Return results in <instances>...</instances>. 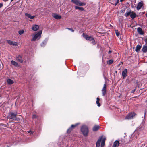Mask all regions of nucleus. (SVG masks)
<instances>
[{
	"instance_id": "2eb2a0df",
	"label": "nucleus",
	"mask_w": 147,
	"mask_h": 147,
	"mask_svg": "<svg viewBox=\"0 0 147 147\" xmlns=\"http://www.w3.org/2000/svg\"><path fill=\"white\" fill-rule=\"evenodd\" d=\"M7 82L8 84H11L13 83L14 81L11 79L8 78L7 80Z\"/></svg>"
},
{
	"instance_id": "2f4dec72",
	"label": "nucleus",
	"mask_w": 147,
	"mask_h": 147,
	"mask_svg": "<svg viewBox=\"0 0 147 147\" xmlns=\"http://www.w3.org/2000/svg\"><path fill=\"white\" fill-rule=\"evenodd\" d=\"M101 137H102V141H104V142H105V140H106V138L105 137H103V136H102Z\"/></svg>"
},
{
	"instance_id": "72a5a7b5",
	"label": "nucleus",
	"mask_w": 147,
	"mask_h": 147,
	"mask_svg": "<svg viewBox=\"0 0 147 147\" xmlns=\"http://www.w3.org/2000/svg\"><path fill=\"white\" fill-rule=\"evenodd\" d=\"M105 144V142H104V141H102L101 144V147H103L104 146Z\"/></svg>"
},
{
	"instance_id": "79ce46f5",
	"label": "nucleus",
	"mask_w": 147,
	"mask_h": 147,
	"mask_svg": "<svg viewBox=\"0 0 147 147\" xmlns=\"http://www.w3.org/2000/svg\"><path fill=\"white\" fill-rule=\"evenodd\" d=\"M28 132H30V134H32V131H31L30 130L29 131H28Z\"/></svg>"
},
{
	"instance_id": "c85d7f7f",
	"label": "nucleus",
	"mask_w": 147,
	"mask_h": 147,
	"mask_svg": "<svg viewBox=\"0 0 147 147\" xmlns=\"http://www.w3.org/2000/svg\"><path fill=\"white\" fill-rule=\"evenodd\" d=\"M114 1H115V3L114 4L115 5V6H116L119 2V0H114Z\"/></svg>"
},
{
	"instance_id": "a211bd4d",
	"label": "nucleus",
	"mask_w": 147,
	"mask_h": 147,
	"mask_svg": "<svg viewBox=\"0 0 147 147\" xmlns=\"http://www.w3.org/2000/svg\"><path fill=\"white\" fill-rule=\"evenodd\" d=\"M25 15L29 18L31 19H33L35 17L34 16H32L30 14L27 13H25Z\"/></svg>"
},
{
	"instance_id": "6ab92c4d",
	"label": "nucleus",
	"mask_w": 147,
	"mask_h": 147,
	"mask_svg": "<svg viewBox=\"0 0 147 147\" xmlns=\"http://www.w3.org/2000/svg\"><path fill=\"white\" fill-rule=\"evenodd\" d=\"M16 59L20 63H22L23 62V61L22 57L20 55H19L17 57Z\"/></svg>"
},
{
	"instance_id": "c756f323",
	"label": "nucleus",
	"mask_w": 147,
	"mask_h": 147,
	"mask_svg": "<svg viewBox=\"0 0 147 147\" xmlns=\"http://www.w3.org/2000/svg\"><path fill=\"white\" fill-rule=\"evenodd\" d=\"M102 94L103 96H105V95L106 94V90H102Z\"/></svg>"
},
{
	"instance_id": "1a4fd4ad",
	"label": "nucleus",
	"mask_w": 147,
	"mask_h": 147,
	"mask_svg": "<svg viewBox=\"0 0 147 147\" xmlns=\"http://www.w3.org/2000/svg\"><path fill=\"white\" fill-rule=\"evenodd\" d=\"M7 42L9 44L13 46H17V44L15 42L12 41L10 40H7Z\"/></svg>"
},
{
	"instance_id": "4be33fe9",
	"label": "nucleus",
	"mask_w": 147,
	"mask_h": 147,
	"mask_svg": "<svg viewBox=\"0 0 147 147\" xmlns=\"http://www.w3.org/2000/svg\"><path fill=\"white\" fill-rule=\"evenodd\" d=\"M75 8L76 9H78L81 11H83L84 10V9L82 7H79L76 6H75Z\"/></svg>"
},
{
	"instance_id": "a878e982",
	"label": "nucleus",
	"mask_w": 147,
	"mask_h": 147,
	"mask_svg": "<svg viewBox=\"0 0 147 147\" xmlns=\"http://www.w3.org/2000/svg\"><path fill=\"white\" fill-rule=\"evenodd\" d=\"M132 12L131 11H130L129 12H126V13L125 14V16L126 17H127L128 16L130 15H130Z\"/></svg>"
},
{
	"instance_id": "37998d69",
	"label": "nucleus",
	"mask_w": 147,
	"mask_h": 147,
	"mask_svg": "<svg viewBox=\"0 0 147 147\" xmlns=\"http://www.w3.org/2000/svg\"><path fill=\"white\" fill-rule=\"evenodd\" d=\"M108 53H109L110 54L111 53V51H109Z\"/></svg>"
},
{
	"instance_id": "473e14b6",
	"label": "nucleus",
	"mask_w": 147,
	"mask_h": 147,
	"mask_svg": "<svg viewBox=\"0 0 147 147\" xmlns=\"http://www.w3.org/2000/svg\"><path fill=\"white\" fill-rule=\"evenodd\" d=\"M19 34L20 35H21L24 33V31L23 30H20L19 31Z\"/></svg>"
},
{
	"instance_id": "bb28decb",
	"label": "nucleus",
	"mask_w": 147,
	"mask_h": 147,
	"mask_svg": "<svg viewBox=\"0 0 147 147\" xmlns=\"http://www.w3.org/2000/svg\"><path fill=\"white\" fill-rule=\"evenodd\" d=\"M97 100L96 101V103L97 105L99 107L100 106V104L99 102V101L100 100L99 98L98 97L97 98Z\"/></svg>"
},
{
	"instance_id": "412c9836",
	"label": "nucleus",
	"mask_w": 147,
	"mask_h": 147,
	"mask_svg": "<svg viewBox=\"0 0 147 147\" xmlns=\"http://www.w3.org/2000/svg\"><path fill=\"white\" fill-rule=\"evenodd\" d=\"M53 17L55 18L56 19H60L61 18V16L60 15L57 14H54Z\"/></svg>"
},
{
	"instance_id": "e433bc0d",
	"label": "nucleus",
	"mask_w": 147,
	"mask_h": 147,
	"mask_svg": "<svg viewBox=\"0 0 147 147\" xmlns=\"http://www.w3.org/2000/svg\"><path fill=\"white\" fill-rule=\"evenodd\" d=\"M66 29H68L69 30L73 32H74V31L73 29L69 28H66Z\"/></svg>"
},
{
	"instance_id": "b1692460",
	"label": "nucleus",
	"mask_w": 147,
	"mask_h": 147,
	"mask_svg": "<svg viewBox=\"0 0 147 147\" xmlns=\"http://www.w3.org/2000/svg\"><path fill=\"white\" fill-rule=\"evenodd\" d=\"M130 16L132 19H134L136 17V15L135 13H134L132 12L131 13V14L130 15Z\"/></svg>"
},
{
	"instance_id": "a19ab883",
	"label": "nucleus",
	"mask_w": 147,
	"mask_h": 147,
	"mask_svg": "<svg viewBox=\"0 0 147 147\" xmlns=\"http://www.w3.org/2000/svg\"><path fill=\"white\" fill-rule=\"evenodd\" d=\"M3 1L5 2H6L8 1L9 0H3Z\"/></svg>"
},
{
	"instance_id": "393cba45",
	"label": "nucleus",
	"mask_w": 147,
	"mask_h": 147,
	"mask_svg": "<svg viewBox=\"0 0 147 147\" xmlns=\"http://www.w3.org/2000/svg\"><path fill=\"white\" fill-rule=\"evenodd\" d=\"M47 39H45L41 44V46L42 47L44 46L46 43H47Z\"/></svg>"
},
{
	"instance_id": "7ed1b4c3",
	"label": "nucleus",
	"mask_w": 147,
	"mask_h": 147,
	"mask_svg": "<svg viewBox=\"0 0 147 147\" xmlns=\"http://www.w3.org/2000/svg\"><path fill=\"white\" fill-rule=\"evenodd\" d=\"M81 131L84 136H87L88 133V127L84 125H83L81 128Z\"/></svg>"
},
{
	"instance_id": "6e6552de",
	"label": "nucleus",
	"mask_w": 147,
	"mask_h": 147,
	"mask_svg": "<svg viewBox=\"0 0 147 147\" xmlns=\"http://www.w3.org/2000/svg\"><path fill=\"white\" fill-rule=\"evenodd\" d=\"M127 69H125L122 72V75L123 78L127 76Z\"/></svg>"
},
{
	"instance_id": "aec40b11",
	"label": "nucleus",
	"mask_w": 147,
	"mask_h": 147,
	"mask_svg": "<svg viewBox=\"0 0 147 147\" xmlns=\"http://www.w3.org/2000/svg\"><path fill=\"white\" fill-rule=\"evenodd\" d=\"M142 51L144 53L147 52V45H144L143 46Z\"/></svg>"
},
{
	"instance_id": "9b49d317",
	"label": "nucleus",
	"mask_w": 147,
	"mask_h": 147,
	"mask_svg": "<svg viewBox=\"0 0 147 147\" xmlns=\"http://www.w3.org/2000/svg\"><path fill=\"white\" fill-rule=\"evenodd\" d=\"M119 141L117 140H116L114 142L113 145L112 147H117L119 146Z\"/></svg>"
},
{
	"instance_id": "4468645a",
	"label": "nucleus",
	"mask_w": 147,
	"mask_h": 147,
	"mask_svg": "<svg viewBox=\"0 0 147 147\" xmlns=\"http://www.w3.org/2000/svg\"><path fill=\"white\" fill-rule=\"evenodd\" d=\"M141 47L142 46L141 45H137L136 47V49L135 50L137 52H139L140 51V49H141Z\"/></svg>"
},
{
	"instance_id": "9d476101",
	"label": "nucleus",
	"mask_w": 147,
	"mask_h": 147,
	"mask_svg": "<svg viewBox=\"0 0 147 147\" xmlns=\"http://www.w3.org/2000/svg\"><path fill=\"white\" fill-rule=\"evenodd\" d=\"M137 31L139 34L141 35H143L144 34V32L140 27H138L137 28Z\"/></svg>"
},
{
	"instance_id": "c03bdc74",
	"label": "nucleus",
	"mask_w": 147,
	"mask_h": 147,
	"mask_svg": "<svg viewBox=\"0 0 147 147\" xmlns=\"http://www.w3.org/2000/svg\"><path fill=\"white\" fill-rule=\"evenodd\" d=\"M13 1V0H11V2H12Z\"/></svg>"
},
{
	"instance_id": "f257e3e1",
	"label": "nucleus",
	"mask_w": 147,
	"mask_h": 147,
	"mask_svg": "<svg viewBox=\"0 0 147 147\" xmlns=\"http://www.w3.org/2000/svg\"><path fill=\"white\" fill-rule=\"evenodd\" d=\"M17 114V113L16 112H10L9 113L7 118L9 119H11L12 120L18 121L19 119L16 116Z\"/></svg>"
},
{
	"instance_id": "5701e85b",
	"label": "nucleus",
	"mask_w": 147,
	"mask_h": 147,
	"mask_svg": "<svg viewBox=\"0 0 147 147\" xmlns=\"http://www.w3.org/2000/svg\"><path fill=\"white\" fill-rule=\"evenodd\" d=\"M11 63L12 65L16 66H18V64L15 61L12 60L11 61Z\"/></svg>"
},
{
	"instance_id": "58836bf2",
	"label": "nucleus",
	"mask_w": 147,
	"mask_h": 147,
	"mask_svg": "<svg viewBox=\"0 0 147 147\" xmlns=\"http://www.w3.org/2000/svg\"><path fill=\"white\" fill-rule=\"evenodd\" d=\"M135 90H136V89H133L132 90V91H131V93H134L135 91Z\"/></svg>"
},
{
	"instance_id": "ea45409f",
	"label": "nucleus",
	"mask_w": 147,
	"mask_h": 147,
	"mask_svg": "<svg viewBox=\"0 0 147 147\" xmlns=\"http://www.w3.org/2000/svg\"><path fill=\"white\" fill-rule=\"evenodd\" d=\"M3 6V4L2 3H0V8H1Z\"/></svg>"
},
{
	"instance_id": "f704fd0d",
	"label": "nucleus",
	"mask_w": 147,
	"mask_h": 147,
	"mask_svg": "<svg viewBox=\"0 0 147 147\" xmlns=\"http://www.w3.org/2000/svg\"><path fill=\"white\" fill-rule=\"evenodd\" d=\"M106 84H104L103 87V88H102V90H106Z\"/></svg>"
},
{
	"instance_id": "4c0bfd02",
	"label": "nucleus",
	"mask_w": 147,
	"mask_h": 147,
	"mask_svg": "<svg viewBox=\"0 0 147 147\" xmlns=\"http://www.w3.org/2000/svg\"><path fill=\"white\" fill-rule=\"evenodd\" d=\"M37 117V116L35 114L33 115L32 118L33 119H35Z\"/></svg>"
},
{
	"instance_id": "f8f14e48",
	"label": "nucleus",
	"mask_w": 147,
	"mask_h": 147,
	"mask_svg": "<svg viewBox=\"0 0 147 147\" xmlns=\"http://www.w3.org/2000/svg\"><path fill=\"white\" fill-rule=\"evenodd\" d=\"M32 28L34 31H37L39 28V26L37 25H34L32 26Z\"/></svg>"
},
{
	"instance_id": "0eeeda50",
	"label": "nucleus",
	"mask_w": 147,
	"mask_h": 147,
	"mask_svg": "<svg viewBox=\"0 0 147 147\" xmlns=\"http://www.w3.org/2000/svg\"><path fill=\"white\" fill-rule=\"evenodd\" d=\"M79 124V123H77L76 124H75V125H71V127L69 129H67V133H70L72 130V128H74V127H75L77 126Z\"/></svg>"
},
{
	"instance_id": "39448f33",
	"label": "nucleus",
	"mask_w": 147,
	"mask_h": 147,
	"mask_svg": "<svg viewBox=\"0 0 147 147\" xmlns=\"http://www.w3.org/2000/svg\"><path fill=\"white\" fill-rule=\"evenodd\" d=\"M82 34L83 37L86 40L92 41V43L93 45L95 44V40H94L93 38L92 37L87 35H85L84 33H83Z\"/></svg>"
},
{
	"instance_id": "f3484780",
	"label": "nucleus",
	"mask_w": 147,
	"mask_h": 147,
	"mask_svg": "<svg viewBox=\"0 0 147 147\" xmlns=\"http://www.w3.org/2000/svg\"><path fill=\"white\" fill-rule=\"evenodd\" d=\"M100 128V127L98 125H95L93 128V131H96L98 130Z\"/></svg>"
},
{
	"instance_id": "f03ea898",
	"label": "nucleus",
	"mask_w": 147,
	"mask_h": 147,
	"mask_svg": "<svg viewBox=\"0 0 147 147\" xmlns=\"http://www.w3.org/2000/svg\"><path fill=\"white\" fill-rule=\"evenodd\" d=\"M42 33V31H40L37 33L33 34L32 35V38L31 40V41H35L36 40L39 39L41 37Z\"/></svg>"
},
{
	"instance_id": "20e7f679",
	"label": "nucleus",
	"mask_w": 147,
	"mask_h": 147,
	"mask_svg": "<svg viewBox=\"0 0 147 147\" xmlns=\"http://www.w3.org/2000/svg\"><path fill=\"white\" fill-rule=\"evenodd\" d=\"M71 1L75 5L79 6H85L86 4L85 3L81 2L79 0H71Z\"/></svg>"
},
{
	"instance_id": "ddd939ff",
	"label": "nucleus",
	"mask_w": 147,
	"mask_h": 147,
	"mask_svg": "<svg viewBox=\"0 0 147 147\" xmlns=\"http://www.w3.org/2000/svg\"><path fill=\"white\" fill-rule=\"evenodd\" d=\"M102 138V137L100 138L97 141L96 144V147H99L100 146Z\"/></svg>"
},
{
	"instance_id": "dca6fc26",
	"label": "nucleus",
	"mask_w": 147,
	"mask_h": 147,
	"mask_svg": "<svg viewBox=\"0 0 147 147\" xmlns=\"http://www.w3.org/2000/svg\"><path fill=\"white\" fill-rule=\"evenodd\" d=\"M142 3L141 2H139L136 7L137 9L138 10L140 9L142 6Z\"/></svg>"
},
{
	"instance_id": "423d86ee",
	"label": "nucleus",
	"mask_w": 147,
	"mask_h": 147,
	"mask_svg": "<svg viewBox=\"0 0 147 147\" xmlns=\"http://www.w3.org/2000/svg\"><path fill=\"white\" fill-rule=\"evenodd\" d=\"M136 115V113L134 112H132L129 113L126 116L125 119H131L133 118Z\"/></svg>"
},
{
	"instance_id": "cd10ccee",
	"label": "nucleus",
	"mask_w": 147,
	"mask_h": 147,
	"mask_svg": "<svg viewBox=\"0 0 147 147\" xmlns=\"http://www.w3.org/2000/svg\"><path fill=\"white\" fill-rule=\"evenodd\" d=\"M113 62V61L112 60H108L107 62V64H111Z\"/></svg>"
},
{
	"instance_id": "c9c22d12",
	"label": "nucleus",
	"mask_w": 147,
	"mask_h": 147,
	"mask_svg": "<svg viewBox=\"0 0 147 147\" xmlns=\"http://www.w3.org/2000/svg\"><path fill=\"white\" fill-rule=\"evenodd\" d=\"M115 33L116 35L117 36H119L120 34L119 33L117 30H115Z\"/></svg>"
},
{
	"instance_id": "7c9ffc66",
	"label": "nucleus",
	"mask_w": 147,
	"mask_h": 147,
	"mask_svg": "<svg viewBox=\"0 0 147 147\" xmlns=\"http://www.w3.org/2000/svg\"><path fill=\"white\" fill-rule=\"evenodd\" d=\"M101 137H102V141H104V142H105V140H106V138L105 137H103V136H102Z\"/></svg>"
}]
</instances>
